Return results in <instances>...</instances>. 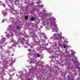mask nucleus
I'll return each instance as SVG.
<instances>
[{
	"instance_id": "obj_5",
	"label": "nucleus",
	"mask_w": 80,
	"mask_h": 80,
	"mask_svg": "<svg viewBox=\"0 0 80 80\" xmlns=\"http://www.w3.org/2000/svg\"><path fill=\"white\" fill-rule=\"evenodd\" d=\"M63 48H66V45H64V46H63Z\"/></svg>"
},
{
	"instance_id": "obj_2",
	"label": "nucleus",
	"mask_w": 80,
	"mask_h": 80,
	"mask_svg": "<svg viewBox=\"0 0 80 80\" xmlns=\"http://www.w3.org/2000/svg\"><path fill=\"white\" fill-rule=\"evenodd\" d=\"M31 21H34V20H35V18H31Z\"/></svg>"
},
{
	"instance_id": "obj_3",
	"label": "nucleus",
	"mask_w": 80,
	"mask_h": 80,
	"mask_svg": "<svg viewBox=\"0 0 80 80\" xmlns=\"http://www.w3.org/2000/svg\"><path fill=\"white\" fill-rule=\"evenodd\" d=\"M37 57H40V54H39V53L37 55Z\"/></svg>"
},
{
	"instance_id": "obj_8",
	"label": "nucleus",
	"mask_w": 80,
	"mask_h": 80,
	"mask_svg": "<svg viewBox=\"0 0 80 80\" xmlns=\"http://www.w3.org/2000/svg\"><path fill=\"white\" fill-rule=\"evenodd\" d=\"M27 80H30V79H28Z\"/></svg>"
},
{
	"instance_id": "obj_7",
	"label": "nucleus",
	"mask_w": 80,
	"mask_h": 80,
	"mask_svg": "<svg viewBox=\"0 0 80 80\" xmlns=\"http://www.w3.org/2000/svg\"><path fill=\"white\" fill-rule=\"evenodd\" d=\"M68 80H70V78H68Z\"/></svg>"
},
{
	"instance_id": "obj_1",
	"label": "nucleus",
	"mask_w": 80,
	"mask_h": 80,
	"mask_svg": "<svg viewBox=\"0 0 80 80\" xmlns=\"http://www.w3.org/2000/svg\"><path fill=\"white\" fill-rule=\"evenodd\" d=\"M24 18L26 20H27V19H28V17L27 16H24Z\"/></svg>"
},
{
	"instance_id": "obj_4",
	"label": "nucleus",
	"mask_w": 80,
	"mask_h": 80,
	"mask_svg": "<svg viewBox=\"0 0 80 80\" xmlns=\"http://www.w3.org/2000/svg\"><path fill=\"white\" fill-rule=\"evenodd\" d=\"M19 28V27H18V26H17V29H18Z\"/></svg>"
},
{
	"instance_id": "obj_6",
	"label": "nucleus",
	"mask_w": 80,
	"mask_h": 80,
	"mask_svg": "<svg viewBox=\"0 0 80 80\" xmlns=\"http://www.w3.org/2000/svg\"><path fill=\"white\" fill-rule=\"evenodd\" d=\"M28 51H29V52H30V51H31V49H28Z\"/></svg>"
}]
</instances>
